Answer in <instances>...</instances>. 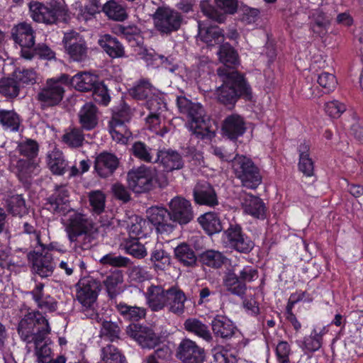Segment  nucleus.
<instances>
[{
    "mask_svg": "<svg viewBox=\"0 0 363 363\" xmlns=\"http://www.w3.org/2000/svg\"><path fill=\"white\" fill-rule=\"evenodd\" d=\"M169 214L172 223L186 225L194 218L191 203L189 201L181 196L173 198L169 203Z\"/></svg>",
    "mask_w": 363,
    "mask_h": 363,
    "instance_id": "19",
    "label": "nucleus"
},
{
    "mask_svg": "<svg viewBox=\"0 0 363 363\" xmlns=\"http://www.w3.org/2000/svg\"><path fill=\"white\" fill-rule=\"evenodd\" d=\"M211 329L217 339L225 341L238 338V347L244 340L243 335L235 323L226 315H216L211 320Z\"/></svg>",
    "mask_w": 363,
    "mask_h": 363,
    "instance_id": "13",
    "label": "nucleus"
},
{
    "mask_svg": "<svg viewBox=\"0 0 363 363\" xmlns=\"http://www.w3.org/2000/svg\"><path fill=\"white\" fill-rule=\"evenodd\" d=\"M48 165L54 175L62 176L69 169L68 162L63 152L57 148L48 153Z\"/></svg>",
    "mask_w": 363,
    "mask_h": 363,
    "instance_id": "40",
    "label": "nucleus"
},
{
    "mask_svg": "<svg viewBox=\"0 0 363 363\" xmlns=\"http://www.w3.org/2000/svg\"><path fill=\"white\" fill-rule=\"evenodd\" d=\"M98 112V108L91 102H86L82 106L78 116L79 122L83 130H91L97 126L99 122Z\"/></svg>",
    "mask_w": 363,
    "mask_h": 363,
    "instance_id": "33",
    "label": "nucleus"
},
{
    "mask_svg": "<svg viewBox=\"0 0 363 363\" xmlns=\"http://www.w3.org/2000/svg\"><path fill=\"white\" fill-rule=\"evenodd\" d=\"M198 222L204 232L210 236L219 233L223 230L219 214L216 212L209 211L201 215L198 218Z\"/></svg>",
    "mask_w": 363,
    "mask_h": 363,
    "instance_id": "36",
    "label": "nucleus"
},
{
    "mask_svg": "<svg viewBox=\"0 0 363 363\" xmlns=\"http://www.w3.org/2000/svg\"><path fill=\"white\" fill-rule=\"evenodd\" d=\"M119 164V158L115 154L104 151L95 158L94 168L100 177L108 178L114 174Z\"/></svg>",
    "mask_w": 363,
    "mask_h": 363,
    "instance_id": "23",
    "label": "nucleus"
},
{
    "mask_svg": "<svg viewBox=\"0 0 363 363\" xmlns=\"http://www.w3.org/2000/svg\"><path fill=\"white\" fill-rule=\"evenodd\" d=\"M174 255L177 261L186 267H195L199 261L191 246L186 242H182L174 248Z\"/></svg>",
    "mask_w": 363,
    "mask_h": 363,
    "instance_id": "41",
    "label": "nucleus"
},
{
    "mask_svg": "<svg viewBox=\"0 0 363 363\" xmlns=\"http://www.w3.org/2000/svg\"><path fill=\"white\" fill-rule=\"evenodd\" d=\"M145 107L150 111L147 123L157 124L160 121V113L167 109V104L164 97L155 91L145 101Z\"/></svg>",
    "mask_w": 363,
    "mask_h": 363,
    "instance_id": "32",
    "label": "nucleus"
},
{
    "mask_svg": "<svg viewBox=\"0 0 363 363\" xmlns=\"http://www.w3.org/2000/svg\"><path fill=\"white\" fill-rule=\"evenodd\" d=\"M329 21L324 13H320L311 23V28L313 33L319 37H323L328 32Z\"/></svg>",
    "mask_w": 363,
    "mask_h": 363,
    "instance_id": "63",
    "label": "nucleus"
},
{
    "mask_svg": "<svg viewBox=\"0 0 363 363\" xmlns=\"http://www.w3.org/2000/svg\"><path fill=\"white\" fill-rule=\"evenodd\" d=\"M177 105L180 113L184 114L191 123V128H194V133L198 138L211 140L215 133L207 125L204 109L199 103H194L185 96L177 98Z\"/></svg>",
    "mask_w": 363,
    "mask_h": 363,
    "instance_id": "4",
    "label": "nucleus"
},
{
    "mask_svg": "<svg viewBox=\"0 0 363 363\" xmlns=\"http://www.w3.org/2000/svg\"><path fill=\"white\" fill-rule=\"evenodd\" d=\"M126 332L143 348L152 349L160 343L159 337L148 327L140 324H130Z\"/></svg>",
    "mask_w": 363,
    "mask_h": 363,
    "instance_id": "20",
    "label": "nucleus"
},
{
    "mask_svg": "<svg viewBox=\"0 0 363 363\" xmlns=\"http://www.w3.org/2000/svg\"><path fill=\"white\" fill-rule=\"evenodd\" d=\"M176 357L183 363H203L206 354L204 349L196 342L184 338L176 350Z\"/></svg>",
    "mask_w": 363,
    "mask_h": 363,
    "instance_id": "18",
    "label": "nucleus"
},
{
    "mask_svg": "<svg viewBox=\"0 0 363 363\" xmlns=\"http://www.w3.org/2000/svg\"><path fill=\"white\" fill-rule=\"evenodd\" d=\"M123 281V274L119 271L111 273L104 279L103 284L111 301H115L117 296L121 294V291L118 286Z\"/></svg>",
    "mask_w": 363,
    "mask_h": 363,
    "instance_id": "46",
    "label": "nucleus"
},
{
    "mask_svg": "<svg viewBox=\"0 0 363 363\" xmlns=\"http://www.w3.org/2000/svg\"><path fill=\"white\" fill-rule=\"evenodd\" d=\"M99 45L103 50L111 58L122 57L125 55L123 44L115 36L105 34L100 37Z\"/></svg>",
    "mask_w": 363,
    "mask_h": 363,
    "instance_id": "35",
    "label": "nucleus"
},
{
    "mask_svg": "<svg viewBox=\"0 0 363 363\" xmlns=\"http://www.w3.org/2000/svg\"><path fill=\"white\" fill-rule=\"evenodd\" d=\"M220 62L225 67H219L217 74L222 84L217 89L218 101L225 106L233 108L240 99L250 101L252 87L244 74L235 70L240 65L238 51L229 43H224L218 52Z\"/></svg>",
    "mask_w": 363,
    "mask_h": 363,
    "instance_id": "1",
    "label": "nucleus"
},
{
    "mask_svg": "<svg viewBox=\"0 0 363 363\" xmlns=\"http://www.w3.org/2000/svg\"><path fill=\"white\" fill-rule=\"evenodd\" d=\"M166 293L167 289L159 285L152 284L147 288L146 299L151 311L157 312L164 308L167 301Z\"/></svg>",
    "mask_w": 363,
    "mask_h": 363,
    "instance_id": "34",
    "label": "nucleus"
},
{
    "mask_svg": "<svg viewBox=\"0 0 363 363\" xmlns=\"http://www.w3.org/2000/svg\"><path fill=\"white\" fill-rule=\"evenodd\" d=\"M182 20L180 13L168 7H158L153 15L155 27L161 35H168L177 31Z\"/></svg>",
    "mask_w": 363,
    "mask_h": 363,
    "instance_id": "11",
    "label": "nucleus"
},
{
    "mask_svg": "<svg viewBox=\"0 0 363 363\" xmlns=\"http://www.w3.org/2000/svg\"><path fill=\"white\" fill-rule=\"evenodd\" d=\"M184 328L186 331L193 333L206 341L208 342L212 340L208 327L196 318H187L184 323Z\"/></svg>",
    "mask_w": 363,
    "mask_h": 363,
    "instance_id": "45",
    "label": "nucleus"
},
{
    "mask_svg": "<svg viewBox=\"0 0 363 363\" xmlns=\"http://www.w3.org/2000/svg\"><path fill=\"white\" fill-rule=\"evenodd\" d=\"M324 110L330 117L338 118L346 111V105L337 100H333L325 104Z\"/></svg>",
    "mask_w": 363,
    "mask_h": 363,
    "instance_id": "64",
    "label": "nucleus"
},
{
    "mask_svg": "<svg viewBox=\"0 0 363 363\" xmlns=\"http://www.w3.org/2000/svg\"><path fill=\"white\" fill-rule=\"evenodd\" d=\"M18 150L21 155L26 157V160L36 158L39 152V145L36 140L27 138L18 145Z\"/></svg>",
    "mask_w": 363,
    "mask_h": 363,
    "instance_id": "58",
    "label": "nucleus"
},
{
    "mask_svg": "<svg viewBox=\"0 0 363 363\" xmlns=\"http://www.w3.org/2000/svg\"><path fill=\"white\" fill-rule=\"evenodd\" d=\"M156 160L160 162L164 171L167 172L181 169L184 165L181 154L172 149L159 150Z\"/></svg>",
    "mask_w": 363,
    "mask_h": 363,
    "instance_id": "30",
    "label": "nucleus"
},
{
    "mask_svg": "<svg viewBox=\"0 0 363 363\" xmlns=\"http://www.w3.org/2000/svg\"><path fill=\"white\" fill-rule=\"evenodd\" d=\"M193 196L195 203L200 206L214 208L219 203L214 187L205 181L197 182L193 189Z\"/></svg>",
    "mask_w": 363,
    "mask_h": 363,
    "instance_id": "24",
    "label": "nucleus"
},
{
    "mask_svg": "<svg viewBox=\"0 0 363 363\" xmlns=\"http://www.w3.org/2000/svg\"><path fill=\"white\" fill-rule=\"evenodd\" d=\"M323 329L318 332L316 329L312 330L309 335L303 337L300 347L305 351L308 352H314L318 351L323 344Z\"/></svg>",
    "mask_w": 363,
    "mask_h": 363,
    "instance_id": "52",
    "label": "nucleus"
},
{
    "mask_svg": "<svg viewBox=\"0 0 363 363\" xmlns=\"http://www.w3.org/2000/svg\"><path fill=\"white\" fill-rule=\"evenodd\" d=\"M67 78L65 86H72L77 91L81 92L91 91L99 81L96 75L86 72H79L73 77H70L67 74Z\"/></svg>",
    "mask_w": 363,
    "mask_h": 363,
    "instance_id": "31",
    "label": "nucleus"
},
{
    "mask_svg": "<svg viewBox=\"0 0 363 363\" xmlns=\"http://www.w3.org/2000/svg\"><path fill=\"white\" fill-rule=\"evenodd\" d=\"M101 281L91 277L81 279L76 285V296L82 306L94 304L101 291Z\"/></svg>",
    "mask_w": 363,
    "mask_h": 363,
    "instance_id": "17",
    "label": "nucleus"
},
{
    "mask_svg": "<svg viewBox=\"0 0 363 363\" xmlns=\"http://www.w3.org/2000/svg\"><path fill=\"white\" fill-rule=\"evenodd\" d=\"M84 135L79 128H72L62 137V142L70 148H79L83 145Z\"/></svg>",
    "mask_w": 363,
    "mask_h": 363,
    "instance_id": "60",
    "label": "nucleus"
},
{
    "mask_svg": "<svg viewBox=\"0 0 363 363\" xmlns=\"http://www.w3.org/2000/svg\"><path fill=\"white\" fill-rule=\"evenodd\" d=\"M233 169L242 187L255 190L262 182L259 167L250 157L237 155L233 160Z\"/></svg>",
    "mask_w": 363,
    "mask_h": 363,
    "instance_id": "6",
    "label": "nucleus"
},
{
    "mask_svg": "<svg viewBox=\"0 0 363 363\" xmlns=\"http://www.w3.org/2000/svg\"><path fill=\"white\" fill-rule=\"evenodd\" d=\"M67 74L48 78L45 85L40 88L35 96L43 110H46L60 104L65 94V82Z\"/></svg>",
    "mask_w": 363,
    "mask_h": 363,
    "instance_id": "5",
    "label": "nucleus"
},
{
    "mask_svg": "<svg viewBox=\"0 0 363 363\" xmlns=\"http://www.w3.org/2000/svg\"><path fill=\"white\" fill-rule=\"evenodd\" d=\"M37 163L33 160L19 159L16 165V176L23 185L30 184L31 178Z\"/></svg>",
    "mask_w": 363,
    "mask_h": 363,
    "instance_id": "43",
    "label": "nucleus"
},
{
    "mask_svg": "<svg viewBox=\"0 0 363 363\" xmlns=\"http://www.w3.org/2000/svg\"><path fill=\"white\" fill-rule=\"evenodd\" d=\"M133 113L130 106L124 101L114 107L112 111L111 119L108 122L109 132L113 138L122 140L131 135L127 127L132 118Z\"/></svg>",
    "mask_w": 363,
    "mask_h": 363,
    "instance_id": "9",
    "label": "nucleus"
},
{
    "mask_svg": "<svg viewBox=\"0 0 363 363\" xmlns=\"http://www.w3.org/2000/svg\"><path fill=\"white\" fill-rule=\"evenodd\" d=\"M121 247L125 253L137 259L144 258L147 255V250L145 245L139 242L138 238L134 237L125 239L121 243Z\"/></svg>",
    "mask_w": 363,
    "mask_h": 363,
    "instance_id": "50",
    "label": "nucleus"
},
{
    "mask_svg": "<svg viewBox=\"0 0 363 363\" xmlns=\"http://www.w3.org/2000/svg\"><path fill=\"white\" fill-rule=\"evenodd\" d=\"M17 332L21 340L28 345L33 339L40 341L43 334H50L51 327L43 312L28 308L18 322Z\"/></svg>",
    "mask_w": 363,
    "mask_h": 363,
    "instance_id": "2",
    "label": "nucleus"
},
{
    "mask_svg": "<svg viewBox=\"0 0 363 363\" xmlns=\"http://www.w3.org/2000/svg\"><path fill=\"white\" fill-rule=\"evenodd\" d=\"M258 278V270L251 265L242 267L237 264L227 268L223 277V284L230 294L242 298L247 290V284Z\"/></svg>",
    "mask_w": 363,
    "mask_h": 363,
    "instance_id": "3",
    "label": "nucleus"
},
{
    "mask_svg": "<svg viewBox=\"0 0 363 363\" xmlns=\"http://www.w3.org/2000/svg\"><path fill=\"white\" fill-rule=\"evenodd\" d=\"M222 240L225 247L242 254H249L255 247L251 238L235 220H231L223 230Z\"/></svg>",
    "mask_w": 363,
    "mask_h": 363,
    "instance_id": "8",
    "label": "nucleus"
},
{
    "mask_svg": "<svg viewBox=\"0 0 363 363\" xmlns=\"http://www.w3.org/2000/svg\"><path fill=\"white\" fill-rule=\"evenodd\" d=\"M102 11L111 20L124 21L128 17L125 6L116 0H109L104 4Z\"/></svg>",
    "mask_w": 363,
    "mask_h": 363,
    "instance_id": "42",
    "label": "nucleus"
},
{
    "mask_svg": "<svg viewBox=\"0 0 363 363\" xmlns=\"http://www.w3.org/2000/svg\"><path fill=\"white\" fill-rule=\"evenodd\" d=\"M6 210L13 216H23L27 213L26 201L21 194L9 197L6 201Z\"/></svg>",
    "mask_w": 363,
    "mask_h": 363,
    "instance_id": "54",
    "label": "nucleus"
},
{
    "mask_svg": "<svg viewBox=\"0 0 363 363\" xmlns=\"http://www.w3.org/2000/svg\"><path fill=\"white\" fill-rule=\"evenodd\" d=\"M100 334L111 342L120 339L121 328L117 323L102 319Z\"/></svg>",
    "mask_w": 363,
    "mask_h": 363,
    "instance_id": "57",
    "label": "nucleus"
},
{
    "mask_svg": "<svg viewBox=\"0 0 363 363\" xmlns=\"http://www.w3.org/2000/svg\"><path fill=\"white\" fill-rule=\"evenodd\" d=\"M114 306L121 318L130 323V324H135V323L144 319L146 316L147 311L144 307L131 306L125 301L118 302L116 300L114 301Z\"/></svg>",
    "mask_w": 363,
    "mask_h": 363,
    "instance_id": "28",
    "label": "nucleus"
},
{
    "mask_svg": "<svg viewBox=\"0 0 363 363\" xmlns=\"http://www.w3.org/2000/svg\"><path fill=\"white\" fill-rule=\"evenodd\" d=\"M21 123L20 116L13 110L0 109V125L5 130L18 132Z\"/></svg>",
    "mask_w": 363,
    "mask_h": 363,
    "instance_id": "47",
    "label": "nucleus"
},
{
    "mask_svg": "<svg viewBox=\"0 0 363 363\" xmlns=\"http://www.w3.org/2000/svg\"><path fill=\"white\" fill-rule=\"evenodd\" d=\"M91 91L92 92L93 99L96 103L104 106L108 105L111 101V96L104 82L99 80Z\"/></svg>",
    "mask_w": 363,
    "mask_h": 363,
    "instance_id": "59",
    "label": "nucleus"
},
{
    "mask_svg": "<svg viewBox=\"0 0 363 363\" xmlns=\"http://www.w3.org/2000/svg\"><path fill=\"white\" fill-rule=\"evenodd\" d=\"M21 85L14 77L0 79V94L8 100L16 99L20 93Z\"/></svg>",
    "mask_w": 363,
    "mask_h": 363,
    "instance_id": "48",
    "label": "nucleus"
},
{
    "mask_svg": "<svg viewBox=\"0 0 363 363\" xmlns=\"http://www.w3.org/2000/svg\"><path fill=\"white\" fill-rule=\"evenodd\" d=\"M151 233L152 226H150V222L139 217L135 218V223H132L128 228L129 238L134 237L138 240L147 238Z\"/></svg>",
    "mask_w": 363,
    "mask_h": 363,
    "instance_id": "49",
    "label": "nucleus"
},
{
    "mask_svg": "<svg viewBox=\"0 0 363 363\" xmlns=\"http://www.w3.org/2000/svg\"><path fill=\"white\" fill-rule=\"evenodd\" d=\"M147 219L157 234L169 235L174 228L169 210L164 207L152 206L147 211Z\"/></svg>",
    "mask_w": 363,
    "mask_h": 363,
    "instance_id": "16",
    "label": "nucleus"
},
{
    "mask_svg": "<svg viewBox=\"0 0 363 363\" xmlns=\"http://www.w3.org/2000/svg\"><path fill=\"white\" fill-rule=\"evenodd\" d=\"M242 207L245 213L254 218L264 220L267 218V208L263 200L258 196L251 193L245 194Z\"/></svg>",
    "mask_w": 363,
    "mask_h": 363,
    "instance_id": "25",
    "label": "nucleus"
},
{
    "mask_svg": "<svg viewBox=\"0 0 363 363\" xmlns=\"http://www.w3.org/2000/svg\"><path fill=\"white\" fill-rule=\"evenodd\" d=\"M101 357L103 363H127L118 348L111 344L101 348Z\"/></svg>",
    "mask_w": 363,
    "mask_h": 363,
    "instance_id": "55",
    "label": "nucleus"
},
{
    "mask_svg": "<svg viewBox=\"0 0 363 363\" xmlns=\"http://www.w3.org/2000/svg\"><path fill=\"white\" fill-rule=\"evenodd\" d=\"M152 151V149L142 141L135 142L130 148L131 154L135 158L147 163L152 162L153 155Z\"/></svg>",
    "mask_w": 363,
    "mask_h": 363,
    "instance_id": "56",
    "label": "nucleus"
},
{
    "mask_svg": "<svg viewBox=\"0 0 363 363\" xmlns=\"http://www.w3.org/2000/svg\"><path fill=\"white\" fill-rule=\"evenodd\" d=\"M49 334H43V338L40 341H37L35 339L32 340L35 346V353L38 359V363H49L50 362L51 349L48 346V341L50 339L48 338Z\"/></svg>",
    "mask_w": 363,
    "mask_h": 363,
    "instance_id": "51",
    "label": "nucleus"
},
{
    "mask_svg": "<svg viewBox=\"0 0 363 363\" xmlns=\"http://www.w3.org/2000/svg\"><path fill=\"white\" fill-rule=\"evenodd\" d=\"M166 306L169 312L182 315L185 311V302L187 300L185 293L177 286H172L167 289Z\"/></svg>",
    "mask_w": 363,
    "mask_h": 363,
    "instance_id": "27",
    "label": "nucleus"
},
{
    "mask_svg": "<svg viewBox=\"0 0 363 363\" xmlns=\"http://www.w3.org/2000/svg\"><path fill=\"white\" fill-rule=\"evenodd\" d=\"M63 44L70 61L82 62L86 60L88 47L82 35L74 31L67 33L63 38Z\"/></svg>",
    "mask_w": 363,
    "mask_h": 363,
    "instance_id": "15",
    "label": "nucleus"
},
{
    "mask_svg": "<svg viewBox=\"0 0 363 363\" xmlns=\"http://www.w3.org/2000/svg\"><path fill=\"white\" fill-rule=\"evenodd\" d=\"M127 182L133 191L138 194L147 192L154 186V174L150 168L142 165L128 171Z\"/></svg>",
    "mask_w": 363,
    "mask_h": 363,
    "instance_id": "14",
    "label": "nucleus"
},
{
    "mask_svg": "<svg viewBox=\"0 0 363 363\" xmlns=\"http://www.w3.org/2000/svg\"><path fill=\"white\" fill-rule=\"evenodd\" d=\"M45 284L38 282L29 294L38 308L48 313H53L57 309V302L54 297L44 293Z\"/></svg>",
    "mask_w": 363,
    "mask_h": 363,
    "instance_id": "26",
    "label": "nucleus"
},
{
    "mask_svg": "<svg viewBox=\"0 0 363 363\" xmlns=\"http://www.w3.org/2000/svg\"><path fill=\"white\" fill-rule=\"evenodd\" d=\"M198 35L200 40L208 46L220 44L224 40L223 30L217 26H199Z\"/></svg>",
    "mask_w": 363,
    "mask_h": 363,
    "instance_id": "39",
    "label": "nucleus"
},
{
    "mask_svg": "<svg viewBox=\"0 0 363 363\" xmlns=\"http://www.w3.org/2000/svg\"><path fill=\"white\" fill-rule=\"evenodd\" d=\"M247 130L245 118L239 114L232 113L225 117L222 123L221 131L224 138L235 142Z\"/></svg>",
    "mask_w": 363,
    "mask_h": 363,
    "instance_id": "21",
    "label": "nucleus"
},
{
    "mask_svg": "<svg viewBox=\"0 0 363 363\" xmlns=\"http://www.w3.org/2000/svg\"><path fill=\"white\" fill-rule=\"evenodd\" d=\"M67 190L57 189L50 196L45 205L47 209L54 214L65 215L69 211V203Z\"/></svg>",
    "mask_w": 363,
    "mask_h": 363,
    "instance_id": "29",
    "label": "nucleus"
},
{
    "mask_svg": "<svg viewBox=\"0 0 363 363\" xmlns=\"http://www.w3.org/2000/svg\"><path fill=\"white\" fill-rule=\"evenodd\" d=\"M157 91V89L147 79H140L129 90L130 95L138 101H146Z\"/></svg>",
    "mask_w": 363,
    "mask_h": 363,
    "instance_id": "44",
    "label": "nucleus"
},
{
    "mask_svg": "<svg viewBox=\"0 0 363 363\" xmlns=\"http://www.w3.org/2000/svg\"><path fill=\"white\" fill-rule=\"evenodd\" d=\"M318 84L323 89V93L328 94L333 91L337 86V79L334 74L323 72L318 75Z\"/></svg>",
    "mask_w": 363,
    "mask_h": 363,
    "instance_id": "62",
    "label": "nucleus"
},
{
    "mask_svg": "<svg viewBox=\"0 0 363 363\" xmlns=\"http://www.w3.org/2000/svg\"><path fill=\"white\" fill-rule=\"evenodd\" d=\"M29 11L34 21L47 25L66 22L69 17L67 9L57 2L44 4L39 1H31Z\"/></svg>",
    "mask_w": 363,
    "mask_h": 363,
    "instance_id": "7",
    "label": "nucleus"
},
{
    "mask_svg": "<svg viewBox=\"0 0 363 363\" xmlns=\"http://www.w3.org/2000/svg\"><path fill=\"white\" fill-rule=\"evenodd\" d=\"M198 259L201 265L213 269L222 268L229 260L223 252L215 250H206L200 253Z\"/></svg>",
    "mask_w": 363,
    "mask_h": 363,
    "instance_id": "37",
    "label": "nucleus"
},
{
    "mask_svg": "<svg viewBox=\"0 0 363 363\" xmlns=\"http://www.w3.org/2000/svg\"><path fill=\"white\" fill-rule=\"evenodd\" d=\"M11 39L21 47V57L30 60L33 59L32 48L35 43V31L30 23L21 22L14 25L11 31Z\"/></svg>",
    "mask_w": 363,
    "mask_h": 363,
    "instance_id": "10",
    "label": "nucleus"
},
{
    "mask_svg": "<svg viewBox=\"0 0 363 363\" xmlns=\"http://www.w3.org/2000/svg\"><path fill=\"white\" fill-rule=\"evenodd\" d=\"M150 261L156 272H164L171 264V256L162 243H157L151 250Z\"/></svg>",
    "mask_w": 363,
    "mask_h": 363,
    "instance_id": "38",
    "label": "nucleus"
},
{
    "mask_svg": "<svg viewBox=\"0 0 363 363\" xmlns=\"http://www.w3.org/2000/svg\"><path fill=\"white\" fill-rule=\"evenodd\" d=\"M28 259L32 263V269L34 272L41 278L50 277L55 267L52 255L46 252L44 255L41 252L33 251L28 255Z\"/></svg>",
    "mask_w": 363,
    "mask_h": 363,
    "instance_id": "22",
    "label": "nucleus"
},
{
    "mask_svg": "<svg viewBox=\"0 0 363 363\" xmlns=\"http://www.w3.org/2000/svg\"><path fill=\"white\" fill-rule=\"evenodd\" d=\"M118 32L132 47L139 46L143 43L140 29L135 25L119 26Z\"/></svg>",
    "mask_w": 363,
    "mask_h": 363,
    "instance_id": "53",
    "label": "nucleus"
},
{
    "mask_svg": "<svg viewBox=\"0 0 363 363\" xmlns=\"http://www.w3.org/2000/svg\"><path fill=\"white\" fill-rule=\"evenodd\" d=\"M94 228L93 220L87 215L74 211L67 220L66 232L69 240L76 242L80 236L90 235Z\"/></svg>",
    "mask_w": 363,
    "mask_h": 363,
    "instance_id": "12",
    "label": "nucleus"
},
{
    "mask_svg": "<svg viewBox=\"0 0 363 363\" xmlns=\"http://www.w3.org/2000/svg\"><path fill=\"white\" fill-rule=\"evenodd\" d=\"M21 85H33L36 83V72L32 69L17 68L12 74Z\"/></svg>",
    "mask_w": 363,
    "mask_h": 363,
    "instance_id": "61",
    "label": "nucleus"
}]
</instances>
